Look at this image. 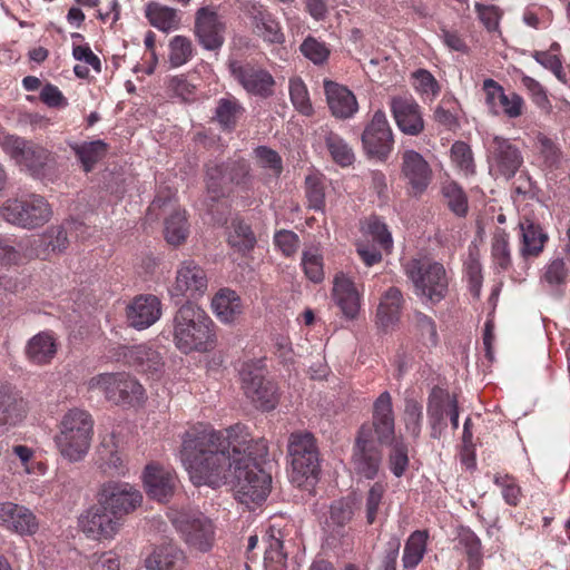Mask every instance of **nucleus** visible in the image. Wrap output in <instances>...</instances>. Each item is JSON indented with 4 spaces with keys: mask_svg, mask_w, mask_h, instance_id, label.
<instances>
[{
    "mask_svg": "<svg viewBox=\"0 0 570 570\" xmlns=\"http://www.w3.org/2000/svg\"><path fill=\"white\" fill-rule=\"evenodd\" d=\"M302 55L315 65H323L327 61L331 50L316 38L308 36L299 46Z\"/></svg>",
    "mask_w": 570,
    "mask_h": 570,
    "instance_id": "obj_52",
    "label": "nucleus"
},
{
    "mask_svg": "<svg viewBox=\"0 0 570 570\" xmlns=\"http://www.w3.org/2000/svg\"><path fill=\"white\" fill-rule=\"evenodd\" d=\"M325 145L333 160L342 167L353 164L355 156L348 144L336 132L327 130L324 138Z\"/></svg>",
    "mask_w": 570,
    "mask_h": 570,
    "instance_id": "obj_41",
    "label": "nucleus"
},
{
    "mask_svg": "<svg viewBox=\"0 0 570 570\" xmlns=\"http://www.w3.org/2000/svg\"><path fill=\"white\" fill-rule=\"evenodd\" d=\"M392 449L389 454V465L392 473L400 478L405 472L409 465L407 445L403 440L393 441L391 443Z\"/></svg>",
    "mask_w": 570,
    "mask_h": 570,
    "instance_id": "obj_55",
    "label": "nucleus"
},
{
    "mask_svg": "<svg viewBox=\"0 0 570 570\" xmlns=\"http://www.w3.org/2000/svg\"><path fill=\"white\" fill-rule=\"evenodd\" d=\"M532 57L542 67L552 71L559 81L562 83L567 82V73L563 70L561 59L557 55L544 51H534Z\"/></svg>",
    "mask_w": 570,
    "mask_h": 570,
    "instance_id": "obj_63",
    "label": "nucleus"
},
{
    "mask_svg": "<svg viewBox=\"0 0 570 570\" xmlns=\"http://www.w3.org/2000/svg\"><path fill=\"white\" fill-rule=\"evenodd\" d=\"M333 298L347 318L356 317L360 311V294L344 273H338L334 277Z\"/></svg>",
    "mask_w": 570,
    "mask_h": 570,
    "instance_id": "obj_32",
    "label": "nucleus"
},
{
    "mask_svg": "<svg viewBox=\"0 0 570 570\" xmlns=\"http://www.w3.org/2000/svg\"><path fill=\"white\" fill-rule=\"evenodd\" d=\"M413 324L424 345L435 346L438 344L436 325L431 316L416 311L413 314Z\"/></svg>",
    "mask_w": 570,
    "mask_h": 570,
    "instance_id": "obj_48",
    "label": "nucleus"
},
{
    "mask_svg": "<svg viewBox=\"0 0 570 570\" xmlns=\"http://www.w3.org/2000/svg\"><path fill=\"white\" fill-rule=\"evenodd\" d=\"M254 153L259 167L268 169L275 177H279L283 171V161L277 151L266 146H259Z\"/></svg>",
    "mask_w": 570,
    "mask_h": 570,
    "instance_id": "obj_61",
    "label": "nucleus"
},
{
    "mask_svg": "<svg viewBox=\"0 0 570 570\" xmlns=\"http://www.w3.org/2000/svg\"><path fill=\"white\" fill-rule=\"evenodd\" d=\"M252 33L268 45H283L285 35L277 19L263 6H252L247 11Z\"/></svg>",
    "mask_w": 570,
    "mask_h": 570,
    "instance_id": "obj_21",
    "label": "nucleus"
},
{
    "mask_svg": "<svg viewBox=\"0 0 570 570\" xmlns=\"http://www.w3.org/2000/svg\"><path fill=\"white\" fill-rule=\"evenodd\" d=\"M188 233L189 228L185 212L176 210L165 220L164 234L170 245L178 246L184 243Z\"/></svg>",
    "mask_w": 570,
    "mask_h": 570,
    "instance_id": "obj_42",
    "label": "nucleus"
},
{
    "mask_svg": "<svg viewBox=\"0 0 570 570\" xmlns=\"http://www.w3.org/2000/svg\"><path fill=\"white\" fill-rule=\"evenodd\" d=\"M493 481L498 487L501 488L504 501L509 505L515 507L521 498V489L517 484L515 480L508 474H495Z\"/></svg>",
    "mask_w": 570,
    "mask_h": 570,
    "instance_id": "obj_62",
    "label": "nucleus"
},
{
    "mask_svg": "<svg viewBox=\"0 0 570 570\" xmlns=\"http://www.w3.org/2000/svg\"><path fill=\"white\" fill-rule=\"evenodd\" d=\"M521 235L520 253L523 257L538 256L548 240V234L543 232L539 222L522 213L518 223Z\"/></svg>",
    "mask_w": 570,
    "mask_h": 570,
    "instance_id": "obj_28",
    "label": "nucleus"
},
{
    "mask_svg": "<svg viewBox=\"0 0 570 570\" xmlns=\"http://www.w3.org/2000/svg\"><path fill=\"white\" fill-rule=\"evenodd\" d=\"M0 216L16 227L35 229L51 219L52 208L43 196L27 193L8 198L0 207Z\"/></svg>",
    "mask_w": 570,
    "mask_h": 570,
    "instance_id": "obj_4",
    "label": "nucleus"
},
{
    "mask_svg": "<svg viewBox=\"0 0 570 570\" xmlns=\"http://www.w3.org/2000/svg\"><path fill=\"white\" fill-rule=\"evenodd\" d=\"M228 243L238 252L246 253L254 248L256 237L247 224L242 220H233Z\"/></svg>",
    "mask_w": 570,
    "mask_h": 570,
    "instance_id": "obj_44",
    "label": "nucleus"
},
{
    "mask_svg": "<svg viewBox=\"0 0 570 570\" xmlns=\"http://www.w3.org/2000/svg\"><path fill=\"white\" fill-rule=\"evenodd\" d=\"M208 288V278L204 268L194 261H184L177 268L176 279L170 289L174 297L198 298Z\"/></svg>",
    "mask_w": 570,
    "mask_h": 570,
    "instance_id": "obj_17",
    "label": "nucleus"
},
{
    "mask_svg": "<svg viewBox=\"0 0 570 570\" xmlns=\"http://www.w3.org/2000/svg\"><path fill=\"white\" fill-rule=\"evenodd\" d=\"M228 70L246 92L261 98H268L274 94V77L261 66L250 61L229 60Z\"/></svg>",
    "mask_w": 570,
    "mask_h": 570,
    "instance_id": "obj_14",
    "label": "nucleus"
},
{
    "mask_svg": "<svg viewBox=\"0 0 570 570\" xmlns=\"http://www.w3.org/2000/svg\"><path fill=\"white\" fill-rule=\"evenodd\" d=\"M187 563L185 552L175 543H164L155 548L145 560L147 570H184Z\"/></svg>",
    "mask_w": 570,
    "mask_h": 570,
    "instance_id": "obj_31",
    "label": "nucleus"
},
{
    "mask_svg": "<svg viewBox=\"0 0 570 570\" xmlns=\"http://www.w3.org/2000/svg\"><path fill=\"white\" fill-rule=\"evenodd\" d=\"M405 274L417 297L434 305L448 295L449 277L441 263L428 258L411 259L405 265Z\"/></svg>",
    "mask_w": 570,
    "mask_h": 570,
    "instance_id": "obj_5",
    "label": "nucleus"
},
{
    "mask_svg": "<svg viewBox=\"0 0 570 570\" xmlns=\"http://www.w3.org/2000/svg\"><path fill=\"white\" fill-rule=\"evenodd\" d=\"M173 525L191 552L207 553L216 541L213 521L198 510H180L171 517Z\"/></svg>",
    "mask_w": 570,
    "mask_h": 570,
    "instance_id": "obj_7",
    "label": "nucleus"
},
{
    "mask_svg": "<svg viewBox=\"0 0 570 570\" xmlns=\"http://www.w3.org/2000/svg\"><path fill=\"white\" fill-rule=\"evenodd\" d=\"M401 174L415 195L423 194L433 178L430 164L413 149L402 154Z\"/></svg>",
    "mask_w": 570,
    "mask_h": 570,
    "instance_id": "obj_19",
    "label": "nucleus"
},
{
    "mask_svg": "<svg viewBox=\"0 0 570 570\" xmlns=\"http://www.w3.org/2000/svg\"><path fill=\"white\" fill-rule=\"evenodd\" d=\"M353 518V508L350 501L341 499L334 501L330 507V515L326 519L328 528H343Z\"/></svg>",
    "mask_w": 570,
    "mask_h": 570,
    "instance_id": "obj_53",
    "label": "nucleus"
},
{
    "mask_svg": "<svg viewBox=\"0 0 570 570\" xmlns=\"http://www.w3.org/2000/svg\"><path fill=\"white\" fill-rule=\"evenodd\" d=\"M442 194L449 208L458 216H464L468 212V200L461 187L453 183H446L442 187Z\"/></svg>",
    "mask_w": 570,
    "mask_h": 570,
    "instance_id": "obj_51",
    "label": "nucleus"
},
{
    "mask_svg": "<svg viewBox=\"0 0 570 570\" xmlns=\"http://www.w3.org/2000/svg\"><path fill=\"white\" fill-rule=\"evenodd\" d=\"M426 539L425 531H414L409 537L402 557L404 569L412 570L421 562L426 550Z\"/></svg>",
    "mask_w": 570,
    "mask_h": 570,
    "instance_id": "obj_40",
    "label": "nucleus"
},
{
    "mask_svg": "<svg viewBox=\"0 0 570 570\" xmlns=\"http://www.w3.org/2000/svg\"><path fill=\"white\" fill-rule=\"evenodd\" d=\"M144 484L150 499L167 502L174 495L176 476L164 468L147 465L144 473Z\"/></svg>",
    "mask_w": 570,
    "mask_h": 570,
    "instance_id": "obj_25",
    "label": "nucleus"
},
{
    "mask_svg": "<svg viewBox=\"0 0 570 570\" xmlns=\"http://www.w3.org/2000/svg\"><path fill=\"white\" fill-rule=\"evenodd\" d=\"M39 246L43 247L46 254L61 253L68 245L69 239L63 226L57 225L49 227L38 239Z\"/></svg>",
    "mask_w": 570,
    "mask_h": 570,
    "instance_id": "obj_45",
    "label": "nucleus"
},
{
    "mask_svg": "<svg viewBox=\"0 0 570 570\" xmlns=\"http://www.w3.org/2000/svg\"><path fill=\"white\" fill-rule=\"evenodd\" d=\"M57 353L53 336L48 332H41L31 337L26 347L28 358L35 364L49 363Z\"/></svg>",
    "mask_w": 570,
    "mask_h": 570,
    "instance_id": "obj_36",
    "label": "nucleus"
},
{
    "mask_svg": "<svg viewBox=\"0 0 570 570\" xmlns=\"http://www.w3.org/2000/svg\"><path fill=\"white\" fill-rule=\"evenodd\" d=\"M367 233L371 235L373 242H375L382 249L390 253L393 247L392 235L387 229L385 223L379 217L372 216L367 220Z\"/></svg>",
    "mask_w": 570,
    "mask_h": 570,
    "instance_id": "obj_59",
    "label": "nucleus"
},
{
    "mask_svg": "<svg viewBox=\"0 0 570 570\" xmlns=\"http://www.w3.org/2000/svg\"><path fill=\"white\" fill-rule=\"evenodd\" d=\"M193 43L184 36H175L169 42V62L173 67L185 65L193 56Z\"/></svg>",
    "mask_w": 570,
    "mask_h": 570,
    "instance_id": "obj_49",
    "label": "nucleus"
},
{
    "mask_svg": "<svg viewBox=\"0 0 570 570\" xmlns=\"http://www.w3.org/2000/svg\"><path fill=\"white\" fill-rule=\"evenodd\" d=\"M404 299L397 287H390L381 298L376 317L381 327L387 328L394 325L399 318Z\"/></svg>",
    "mask_w": 570,
    "mask_h": 570,
    "instance_id": "obj_35",
    "label": "nucleus"
},
{
    "mask_svg": "<svg viewBox=\"0 0 570 570\" xmlns=\"http://www.w3.org/2000/svg\"><path fill=\"white\" fill-rule=\"evenodd\" d=\"M98 502L105 504L121 521L142 502L139 490L127 482L109 481L104 483L97 494Z\"/></svg>",
    "mask_w": 570,
    "mask_h": 570,
    "instance_id": "obj_13",
    "label": "nucleus"
},
{
    "mask_svg": "<svg viewBox=\"0 0 570 570\" xmlns=\"http://www.w3.org/2000/svg\"><path fill=\"white\" fill-rule=\"evenodd\" d=\"M124 356L129 365L151 376H159L164 371L165 363L161 354L149 345L126 347Z\"/></svg>",
    "mask_w": 570,
    "mask_h": 570,
    "instance_id": "obj_30",
    "label": "nucleus"
},
{
    "mask_svg": "<svg viewBox=\"0 0 570 570\" xmlns=\"http://www.w3.org/2000/svg\"><path fill=\"white\" fill-rule=\"evenodd\" d=\"M385 493V485L381 482H375L368 490L365 498L366 521L368 524L375 522L383 504Z\"/></svg>",
    "mask_w": 570,
    "mask_h": 570,
    "instance_id": "obj_58",
    "label": "nucleus"
},
{
    "mask_svg": "<svg viewBox=\"0 0 570 570\" xmlns=\"http://www.w3.org/2000/svg\"><path fill=\"white\" fill-rule=\"evenodd\" d=\"M459 542L465 549L470 566L479 567L482 560V546L478 535L470 529H462L459 533Z\"/></svg>",
    "mask_w": 570,
    "mask_h": 570,
    "instance_id": "obj_54",
    "label": "nucleus"
},
{
    "mask_svg": "<svg viewBox=\"0 0 570 570\" xmlns=\"http://www.w3.org/2000/svg\"><path fill=\"white\" fill-rule=\"evenodd\" d=\"M287 452L293 482L302 485L304 481L316 479L320 472V451L311 432H293L288 438Z\"/></svg>",
    "mask_w": 570,
    "mask_h": 570,
    "instance_id": "obj_8",
    "label": "nucleus"
},
{
    "mask_svg": "<svg viewBox=\"0 0 570 570\" xmlns=\"http://www.w3.org/2000/svg\"><path fill=\"white\" fill-rule=\"evenodd\" d=\"M403 421L406 432L416 441L421 435L423 407L414 397L406 396L404 400Z\"/></svg>",
    "mask_w": 570,
    "mask_h": 570,
    "instance_id": "obj_43",
    "label": "nucleus"
},
{
    "mask_svg": "<svg viewBox=\"0 0 570 570\" xmlns=\"http://www.w3.org/2000/svg\"><path fill=\"white\" fill-rule=\"evenodd\" d=\"M456 400L455 395H451L446 390L434 386L428 399V416H442L444 417L445 405L451 406V401Z\"/></svg>",
    "mask_w": 570,
    "mask_h": 570,
    "instance_id": "obj_56",
    "label": "nucleus"
},
{
    "mask_svg": "<svg viewBox=\"0 0 570 570\" xmlns=\"http://www.w3.org/2000/svg\"><path fill=\"white\" fill-rule=\"evenodd\" d=\"M375 440H370L357 435L353 450V465L357 474L372 480L377 475L381 462L382 451Z\"/></svg>",
    "mask_w": 570,
    "mask_h": 570,
    "instance_id": "obj_22",
    "label": "nucleus"
},
{
    "mask_svg": "<svg viewBox=\"0 0 570 570\" xmlns=\"http://www.w3.org/2000/svg\"><path fill=\"white\" fill-rule=\"evenodd\" d=\"M98 462L104 472L110 475L125 474V465L118 450V442L114 433L101 438L97 450Z\"/></svg>",
    "mask_w": 570,
    "mask_h": 570,
    "instance_id": "obj_34",
    "label": "nucleus"
},
{
    "mask_svg": "<svg viewBox=\"0 0 570 570\" xmlns=\"http://www.w3.org/2000/svg\"><path fill=\"white\" fill-rule=\"evenodd\" d=\"M324 91L326 102L333 117L337 119H348L357 111L358 105L356 98L345 86L325 79Z\"/></svg>",
    "mask_w": 570,
    "mask_h": 570,
    "instance_id": "obj_24",
    "label": "nucleus"
},
{
    "mask_svg": "<svg viewBox=\"0 0 570 570\" xmlns=\"http://www.w3.org/2000/svg\"><path fill=\"white\" fill-rule=\"evenodd\" d=\"M357 435L375 440L381 445H387L394 441L395 419L390 392H382L374 401L372 422L363 424Z\"/></svg>",
    "mask_w": 570,
    "mask_h": 570,
    "instance_id": "obj_11",
    "label": "nucleus"
},
{
    "mask_svg": "<svg viewBox=\"0 0 570 570\" xmlns=\"http://www.w3.org/2000/svg\"><path fill=\"white\" fill-rule=\"evenodd\" d=\"M146 17L153 27L164 32L177 29L179 24L177 11L157 2L146 6Z\"/></svg>",
    "mask_w": 570,
    "mask_h": 570,
    "instance_id": "obj_37",
    "label": "nucleus"
},
{
    "mask_svg": "<svg viewBox=\"0 0 570 570\" xmlns=\"http://www.w3.org/2000/svg\"><path fill=\"white\" fill-rule=\"evenodd\" d=\"M302 265L308 279L321 283L324 279L323 257L316 249H308L303 253Z\"/></svg>",
    "mask_w": 570,
    "mask_h": 570,
    "instance_id": "obj_60",
    "label": "nucleus"
},
{
    "mask_svg": "<svg viewBox=\"0 0 570 570\" xmlns=\"http://www.w3.org/2000/svg\"><path fill=\"white\" fill-rule=\"evenodd\" d=\"M0 522L20 534H32L38 529L35 514L26 507L14 502H0Z\"/></svg>",
    "mask_w": 570,
    "mask_h": 570,
    "instance_id": "obj_26",
    "label": "nucleus"
},
{
    "mask_svg": "<svg viewBox=\"0 0 570 570\" xmlns=\"http://www.w3.org/2000/svg\"><path fill=\"white\" fill-rule=\"evenodd\" d=\"M267 453L263 439H253L237 424L186 433L180 460L194 485L217 489L230 483L236 498L249 504L264 501L271 491L272 478L259 468Z\"/></svg>",
    "mask_w": 570,
    "mask_h": 570,
    "instance_id": "obj_1",
    "label": "nucleus"
},
{
    "mask_svg": "<svg viewBox=\"0 0 570 570\" xmlns=\"http://www.w3.org/2000/svg\"><path fill=\"white\" fill-rule=\"evenodd\" d=\"M240 376L243 390L256 407L269 411L276 406L277 387L274 382L265 377L262 367L249 363L244 364Z\"/></svg>",
    "mask_w": 570,
    "mask_h": 570,
    "instance_id": "obj_15",
    "label": "nucleus"
},
{
    "mask_svg": "<svg viewBox=\"0 0 570 570\" xmlns=\"http://www.w3.org/2000/svg\"><path fill=\"white\" fill-rule=\"evenodd\" d=\"M171 335L181 353L205 352L214 343V322L200 306L185 302L173 316Z\"/></svg>",
    "mask_w": 570,
    "mask_h": 570,
    "instance_id": "obj_2",
    "label": "nucleus"
},
{
    "mask_svg": "<svg viewBox=\"0 0 570 570\" xmlns=\"http://www.w3.org/2000/svg\"><path fill=\"white\" fill-rule=\"evenodd\" d=\"M252 183V168L244 158L208 161L205 165L206 195L213 203L228 197L234 191V186L248 189Z\"/></svg>",
    "mask_w": 570,
    "mask_h": 570,
    "instance_id": "obj_3",
    "label": "nucleus"
},
{
    "mask_svg": "<svg viewBox=\"0 0 570 570\" xmlns=\"http://www.w3.org/2000/svg\"><path fill=\"white\" fill-rule=\"evenodd\" d=\"M89 390H100L106 399L117 405H138L144 401L142 385L127 373H102L91 377Z\"/></svg>",
    "mask_w": 570,
    "mask_h": 570,
    "instance_id": "obj_10",
    "label": "nucleus"
},
{
    "mask_svg": "<svg viewBox=\"0 0 570 570\" xmlns=\"http://www.w3.org/2000/svg\"><path fill=\"white\" fill-rule=\"evenodd\" d=\"M213 313L220 323L234 324L243 314L239 295L230 288H220L212 298Z\"/></svg>",
    "mask_w": 570,
    "mask_h": 570,
    "instance_id": "obj_33",
    "label": "nucleus"
},
{
    "mask_svg": "<svg viewBox=\"0 0 570 570\" xmlns=\"http://www.w3.org/2000/svg\"><path fill=\"white\" fill-rule=\"evenodd\" d=\"M363 149L370 158L385 161L394 145L393 132L383 110H376L361 137Z\"/></svg>",
    "mask_w": 570,
    "mask_h": 570,
    "instance_id": "obj_12",
    "label": "nucleus"
},
{
    "mask_svg": "<svg viewBox=\"0 0 570 570\" xmlns=\"http://www.w3.org/2000/svg\"><path fill=\"white\" fill-rule=\"evenodd\" d=\"M90 570H119L120 559L112 551L94 553L89 558Z\"/></svg>",
    "mask_w": 570,
    "mask_h": 570,
    "instance_id": "obj_64",
    "label": "nucleus"
},
{
    "mask_svg": "<svg viewBox=\"0 0 570 570\" xmlns=\"http://www.w3.org/2000/svg\"><path fill=\"white\" fill-rule=\"evenodd\" d=\"M289 97L294 108L299 114L307 117L314 114L308 90L301 78H292L289 80Z\"/></svg>",
    "mask_w": 570,
    "mask_h": 570,
    "instance_id": "obj_46",
    "label": "nucleus"
},
{
    "mask_svg": "<svg viewBox=\"0 0 570 570\" xmlns=\"http://www.w3.org/2000/svg\"><path fill=\"white\" fill-rule=\"evenodd\" d=\"M450 154L452 163L465 175L475 173L473 154L468 144L455 141L450 149Z\"/></svg>",
    "mask_w": 570,
    "mask_h": 570,
    "instance_id": "obj_50",
    "label": "nucleus"
},
{
    "mask_svg": "<svg viewBox=\"0 0 570 570\" xmlns=\"http://www.w3.org/2000/svg\"><path fill=\"white\" fill-rule=\"evenodd\" d=\"M94 422L82 410H70L61 421L60 433L56 436L57 446L69 461H79L88 452Z\"/></svg>",
    "mask_w": 570,
    "mask_h": 570,
    "instance_id": "obj_6",
    "label": "nucleus"
},
{
    "mask_svg": "<svg viewBox=\"0 0 570 570\" xmlns=\"http://www.w3.org/2000/svg\"><path fill=\"white\" fill-rule=\"evenodd\" d=\"M1 146L11 159L36 178L43 177L56 164L51 151L18 136H4L1 139Z\"/></svg>",
    "mask_w": 570,
    "mask_h": 570,
    "instance_id": "obj_9",
    "label": "nucleus"
},
{
    "mask_svg": "<svg viewBox=\"0 0 570 570\" xmlns=\"http://www.w3.org/2000/svg\"><path fill=\"white\" fill-rule=\"evenodd\" d=\"M489 158L500 175L511 178L523 163L519 148L509 139L495 136L489 146Z\"/></svg>",
    "mask_w": 570,
    "mask_h": 570,
    "instance_id": "obj_20",
    "label": "nucleus"
},
{
    "mask_svg": "<svg viewBox=\"0 0 570 570\" xmlns=\"http://www.w3.org/2000/svg\"><path fill=\"white\" fill-rule=\"evenodd\" d=\"M225 23L213 8L202 7L196 11L194 32L204 49L218 50L225 41Z\"/></svg>",
    "mask_w": 570,
    "mask_h": 570,
    "instance_id": "obj_18",
    "label": "nucleus"
},
{
    "mask_svg": "<svg viewBox=\"0 0 570 570\" xmlns=\"http://www.w3.org/2000/svg\"><path fill=\"white\" fill-rule=\"evenodd\" d=\"M82 531L96 540H110L121 529L124 521L114 514L105 504H97L86 511L80 519Z\"/></svg>",
    "mask_w": 570,
    "mask_h": 570,
    "instance_id": "obj_16",
    "label": "nucleus"
},
{
    "mask_svg": "<svg viewBox=\"0 0 570 570\" xmlns=\"http://www.w3.org/2000/svg\"><path fill=\"white\" fill-rule=\"evenodd\" d=\"M491 253L498 267L505 271L511 266L509 236L504 229H499L493 235Z\"/></svg>",
    "mask_w": 570,
    "mask_h": 570,
    "instance_id": "obj_47",
    "label": "nucleus"
},
{
    "mask_svg": "<svg viewBox=\"0 0 570 570\" xmlns=\"http://www.w3.org/2000/svg\"><path fill=\"white\" fill-rule=\"evenodd\" d=\"M107 149L108 145L100 139L72 146L86 173L91 171L95 165L106 156Z\"/></svg>",
    "mask_w": 570,
    "mask_h": 570,
    "instance_id": "obj_38",
    "label": "nucleus"
},
{
    "mask_svg": "<svg viewBox=\"0 0 570 570\" xmlns=\"http://www.w3.org/2000/svg\"><path fill=\"white\" fill-rule=\"evenodd\" d=\"M305 194L308 202V208L323 210L325 206V191L321 179L315 175L305 178Z\"/></svg>",
    "mask_w": 570,
    "mask_h": 570,
    "instance_id": "obj_57",
    "label": "nucleus"
},
{
    "mask_svg": "<svg viewBox=\"0 0 570 570\" xmlns=\"http://www.w3.org/2000/svg\"><path fill=\"white\" fill-rule=\"evenodd\" d=\"M391 111L399 129L411 136L419 135L424 129L420 107L414 99L407 97H393Z\"/></svg>",
    "mask_w": 570,
    "mask_h": 570,
    "instance_id": "obj_23",
    "label": "nucleus"
},
{
    "mask_svg": "<svg viewBox=\"0 0 570 570\" xmlns=\"http://www.w3.org/2000/svg\"><path fill=\"white\" fill-rule=\"evenodd\" d=\"M161 315L160 301L154 296H139L128 306L127 318L131 327L145 330L156 323Z\"/></svg>",
    "mask_w": 570,
    "mask_h": 570,
    "instance_id": "obj_27",
    "label": "nucleus"
},
{
    "mask_svg": "<svg viewBox=\"0 0 570 570\" xmlns=\"http://www.w3.org/2000/svg\"><path fill=\"white\" fill-rule=\"evenodd\" d=\"M27 414V403L11 386L0 385V430L16 426Z\"/></svg>",
    "mask_w": 570,
    "mask_h": 570,
    "instance_id": "obj_29",
    "label": "nucleus"
},
{
    "mask_svg": "<svg viewBox=\"0 0 570 570\" xmlns=\"http://www.w3.org/2000/svg\"><path fill=\"white\" fill-rule=\"evenodd\" d=\"M244 108L236 98H220L215 108L213 120L217 121L222 129L233 130Z\"/></svg>",
    "mask_w": 570,
    "mask_h": 570,
    "instance_id": "obj_39",
    "label": "nucleus"
}]
</instances>
